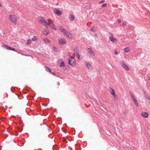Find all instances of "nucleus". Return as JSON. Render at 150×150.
<instances>
[{"label": "nucleus", "mask_w": 150, "mask_h": 150, "mask_svg": "<svg viewBox=\"0 0 150 150\" xmlns=\"http://www.w3.org/2000/svg\"><path fill=\"white\" fill-rule=\"evenodd\" d=\"M59 29L62 33L65 34L69 38L71 39V34L69 32L66 31L62 27H60Z\"/></svg>", "instance_id": "f257e3e1"}, {"label": "nucleus", "mask_w": 150, "mask_h": 150, "mask_svg": "<svg viewBox=\"0 0 150 150\" xmlns=\"http://www.w3.org/2000/svg\"><path fill=\"white\" fill-rule=\"evenodd\" d=\"M9 19L11 22L15 25L17 24V18L16 16L10 15L9 16Z\"/></svg>", "instance_id": "f03ea898"}, {"label": "nucleus", "mask_w": 150, "mask_h": 150, "mask_svg": "<svg viewBox=\"0 0 150 150\" xmlns=\"http://www.w3.org/2000/svg\"><path fill=\"white\" fill-rule=\"evenodd\" d=\"M68 63L70 65L72 66H75L76 62L74 58L72 56L69 57L68 59Z\"/></svg>", "instance_id": "7ed1b4c3"}, {"label": "nucleus", "mask_w": 150, "mask_h": 150, "mask_svg": "<svg viewBox=\"0 0 150 150\" xmlns=\"http://www.w3.org/2000/svg\"><path fill=\"white\" fill-rule=\"evenodd\" d=\"M121 65L122 67L126 70L128 71L129 70V67L124 62H123L122 63H121Z\"/></svg>", "instance_id": "20e7f679"}, {"label": "nucleus", "mask_w": 150, "mask_h": 150, "mask_svg": "<svg viewBox=\"0 0 150 150\" xmlns=\"http://www.w3.org/2000/svg\"><path fill=\"white\" fill-rule=\"evenodd\" d=\"M53 12L58 15H60L62 14L61 12L59 10L56 8H54L53 9Z\"/></svg>", "instance_id": "39448f33"}, {"label": "nucleus", "mask_w": 150, "mask_h": 150, "mask_svg": "<svg viewBox=\"0 0 150 150\" xmlns=\"http://www.w3.org/2000/svg\"><path fill=\"white\" fill-rule=\"evenodd\" d=\"M87 50L88 51L89 54L92 56L94 57L95 55L93 51L91 50L89 48H88Z\"/></svg>", "instance_id": "423d86ee"}, {"label": "nucleus", "mask_w": 150, "mask_h": 150, "mask_svg": "<svg viewBox=\"0 0 150 150\" xmlns=\"http://www.w3.org/2000/svg\"><path fill=\"white\" fill-rule=\"evenodd\" d=\"M109 39L110 41L113 42L115 43L116 42L117 40L116 39L113 38L112 34H111V35L109 36Z\"/></svg>", "instance_id": "0eeeda50"}, {"label": "nucleus", "mask_w": 150, "mask_h": 150, "mask_svg": "<svg viewBox=\"0 0 150 150\" xmlns=\"http://www.w3.org/2000/svg\"><path fill=\"white\" fill-rule=\"evenodd\" d=\"M74 52V54H78L79 52V47H74L73 49Z\"/></svg>", "instance_id": "6e6552de"}, {"label": "nucleus", "mask_w": 150, "mask_h": 150, "mask_svg": "<svg viewBox=\"0 0 150 150\" xmlns=\"http://www.w3.org/2000/svg\"><path fill=\"white\" fill-rule=\"evenodd\" d=\"M52 29H53L55 30H57V28L55 27L53 23H49L48 25Z\"/></svg>", "instance_id": "1a4fd4ad"}, {"label": "nucleus", "mask_w": 150, "mask_h": 150, "mask_svg": "<svg viewBox=\"0 0 150 150\" xmlns=\"http://www.w3.org/2000/svg\"><path fill=\"white\" fill-rule=\"evenodd\" d=\"M59 44L60 45H63L65 44L66 43V41L65 40H63L62 39H60L59 40Z\"/></svg>", "instance_id": "9d476101"}, {"label": "nucleus", "mask_w": 150, "mask_h": 150, "mask_svg": "<svg viewBox=\"0 0 150 150\" xmlns=\"http://www.w3.org/2000/svg\"><path fill=\"white\" fill-rule=\"evenodd\" d=\"M141 115L144 117H148L149 114L148 113L145 112H142L141 113Z\"/></svg>", "instance_id": "9b49d317"}, {"label": "nucleus", "mask_w": 150, "mask_h": 150, "mask_svg": "<svg viewBox=\"0 0 150 150\" xmlns=\"http://www.w3.org/2000/svg\"><path fill=\"white\" fill-rule=\"evenodd\" d=\"M109 91L110 93L112 95H115V93L114 91V90L112 88H109Z\"/></svg>", "instance_id": "f8f14e48"}, {"label": "nucleus", "mask_w": 150, "mask_h": 150, "mask_svg": "<svg viewBox=\"0 0 150 150\" xmlns=\"http://www.w3.org/2000/svg\"><path fill=\"white\" fill-rule=\"evenodd\" d=\"M74 17L73 15L71 14L69 15V19L70 21H73L74 19Z\"/></svg>", "instance_id": "ddd939ff"}, {"label": "nucleus", "mask_w": 150, "mask_h": 150, "mask_svg": "<svg viewBox=\"0 0 150 150\" xmlns=\"http://www.w3.org/2000/svg\"><path fill=\"white\" fill-rule=\"evenodd\" d=\"M59 66L60 67H64V63L62 61H59Z\"/></svg>", "instance_id": "4468645a"}, {"label": "nucleus", "mask_w": 150, "mask_h": 150, "mask_svg": "<svg viewBox=\"0 0 150 150\" xmlns=\"http://www.w3.org/2000/svg\"><path fill=\"white\" fill-rule=\"evenodd\" d=\"M129 93H130V96L131 97L132 99L133 100L135 99H136L134 96L133 95L131 91H129Z\"/></svg>", "instance_id": "2eb2a0df"}, {"label": "nucleus", "mask_w": 150, "mask_h": 150, "mask_svg": "<svg viewBox=\"0 0 150 150\" xmlns=\"http://www.w3.org/2000/svg\"><path fill=\"white\" fill-rule=\"evenodd\" d=\"M39 19L41 23H43V22L45 21V19L43 17H40L39 18Z\"/></svg>", "instance_id": "dca6fc26"}, {"label": "nucleus", "mask_w": 150, "mask_h": 150, "mask_svg": "<svg viewBox=\"0 0 150 150\" xmlns=\"http://www.w3.org/2000/svg\"><path fill=\"white\" fill-rule=\"evenodd\" d=\"M49 22H48V21H47L45 19V21H44V22H43V23L42 24H43V25L44 26H46L48 25V24H49Z\"/></svg>", "instance_id": "f3484780"}, {"label": "nucleus", "mask_w": 150, "mask_h": 150, "mask_svg": "<svg viewBox=\"0 0 150 150\" xmlns=\"http://www.w3.org/2000/svg\"><path fill=\"white\" fill-rule=\"evenodd\" d=\"M86 65L89 69H92V66L88 63H86Z\"/></svg>", "instance_id": "a211bd4d"}, {"label": "nucleus", "mask_w": 150, "mask_h": 150, "mask_svg": "<svg viewBox=\"0 0 150 150\" xmlns=\"http://www.w3.org/2000/svg\"><path fill=\"white\" fill-rule=\"evenodd\" d=\"M43 41L46 44H48L50 42V41L47 38H44L43 39Z\"/></svg>", "instance_id": "6ab92c4d"}, {"label": "nucleus", "mask_w": 150, "mask_h": 150, "mask_svg": "<svg viewBox=\"0 0 150 150\" xmlns=\"http://www.w3.org/2000/svg\"><path fill=\"white\" fill-rule=\"evenodd\" d=\"M38 39V38L37 36H33V38L32 39V40L33 41L35 42L37 41Z\"/></svg>", "instance_id": "aec40b11"}, {"label": "nucleus", "mask_w": 150, "mask_h": 150, "mask_svg": "<svg viewBox=\"0 0 150 150\" xmlns=\"http://www.w3.org/2000/svg\"><path fill=\"white\" fill-rule=\"evenodd\" d=\"M3 46L4 47H5L6 49L7 50H11V47H10L5 45H4Z\"/></svg>", "instance_id": "412c9836"}, {"label": "nucleus", "mask_w": 150, "mask_h": 150, "mask_svg": "<svg viewBox=\"0 0 150 150\" xmlns=\"http://www.w3.org/2000/svg\"><path fill=\"white\" fill-rule=\"evenodd\" d=\"M134 103H135L136 106L137 107H138L139 106V104L138 103L136 100V99H135L134 100H133Z\"/></svg>", "instance_id": "4be33fe9"}, {"label": "nucleus", "mask_w": 150, "mask_h": 150, "mask_svg": "<svg viewBox=\"0 0 150 150\" xmlns=\"http://www.w3.org/2000/svg\"><path fill=\"white\" fill-rule=\"evenodd\" d=\"M134 103H135L136 106L137 107H138L139 106V104L138 103L136 100V99H135L134 100H133Z\"/></svg>", "instance_id": "5701e85b"}, {"label": "nucleus", "mask_w": 150, "mask_h": 150, "mask_svg": "<svg viewBox=\"0 0 150 150\" xmlns=\"http://www.w3.org/2000/svg\"><path fill=\"white\" fill-rule=\"evenodd\" d=\"M45 69L46 71L47 72H51V69L48 67H45Z\"/></svg>", "instance_id": "b1692460"}, {"label": "nucleus", "mask_w": 150, "mask_h": 150, "mask_svg": "<svg viewBox=\"0 0 150 150\" xmlns=\"http://www.w3.org/2000/svg\"><path fill=\"white\" fill-rule=\"evenodd\" d=\"M31 43V40L30 39H28L26 43L27 45H29Z\"/></svg>", "instance_id": "393cba45"}, {"label": "nucleus", "mask_w": 150, "mask_h": 150, "mask_svg": "<svg viewBox=\"0 0 150 150\" xmlns=\"http://www.w3.org/2000/svg\"><path fill=\"white\" fill-rule=\"evenodd\" d=\"M43 33L44 35H47L49 33V32L48 31L44 30L43 31Z\"/></svg>", "instance_id": "a878e982"}, {"label": "nucleus", "mask_w": 150, "mask_h": 150, "mask_svg": "<svg viewBox=\"0 0 150 150\" xmlns=\"http://www.w3.org/2000/svg\"><path fill=\"white\" fill-rule=\"evenodd\" d=\"M145 97L146 98L149 100H150V98L149 96L148 95L146 94H145Z\"/></svg>", "instance_id": "bb28decb"}, {"label": "nucleus", "mask_w": 150, "mask_h": 150, "mask_svg": "<svg viewBox=\"0 0 150 150\" xmlns=\"http://www.w3.org/2000/svg\"><path fill=\"white\" fill-rule=\"evenodd\" d=\"M129 47H126L124 49V51L126 52H128L129 51Z\"/></svg>", "instance_id": "cd10ccee"}, {"label": "nucleus", "mask_w": 150, "mask_h": 150, "mask_svg": "<svg viewBox=\"0 0 150 150\" xmlns=\"http://www.w3.org/2000/svg\"><path fill=\"white\" fill-rule=\"evenodd\" d=\"M76 57L77 58V59L79 60L80 59V54H79V53H78V54H76Z\"/></svg>", "instance_id": "c85d7f7f"}, {"label": "nucleus", "mask_w": 150, "mask_h": 150, "mask_svg": "<svg viewBox=\"0 0 150 150\" xmlns=\"http://www.w3.org/2000/svg\"><path fill=\"white\" fill-rule=\"evenodd\" d=\"M54 50L55 52H57L58 51V49L54 46Z\"/></svg>", "instance_id": "c756f323"}, {"label": "nucleus", "mask_w": 150, "mask_h": 150, "mask_svg": "<svg viewBox=\"0 0 150 150\" xmlns=\"http://www.w3.org/2000/svg\"><path fill=\"white\" fill-rule=\"evenodd\" d=\"M113 96L114 97V98L115 99V100H118V97L117 96L116 94H115V95H113Z\"/></svg>", "instance_id": "7c9ffc66"}, {"label": "nucleus", "mask_w": 150, "mask_h": 150, "mask_svg": "<svg viewBox=\"0 0 150 150\" xmlns=\"http://www.w3.org/2000/svg\"><path fill=\"white\" fill-rule=\"evenodd\" d=\"M106 5H107L106 4H103L102 5V7H105V6H106Z\"/></svg>", "instance_id": "2f4dec72"}, {"label": "nucleus", "mask_w": 150, "mask_h": 150, "mask_svg": "<svg viewBox=\"0 0 150 150\" xmlns=\"http://www.w3.org/2000/svg\"><path fill=\"white\" fill-rule=\"evenodd\" d=\"M11 50H12V51H15V52H16V50L14 48H12L11 47Z\"/></svg>", "instance_id": "473e14b6"}, {"label": "nucleus", "mask_w": 150, "mask_h": 150, "mask_svg": "<svg viewBox=\"0 0 150 150\" xmlns=\"http://www.w3.org/2000/svg\"><path fill=\"white\" fill-rule=\"evenodd\" d=\"M68 56H69V57H71V53L70 52H68Z\"/></svg>", "instance_id": "72a5a7b5"}, {"label": "nucleus", "mask_w": 150, "mask_h": 150, "mask_svg": "<svg viewBox=\"0 0 150 150\" xmlns=\"http://www.w3.org/2000/svg\"><path fill=\"white\" fill-rule=\"evenodd\" d=\"M105 1V0H102L99 2L100 4H101V3H103Z\"/></svg>", "instance_id": "f704fd0d"}, {"label": "nucleus", "mask_w": 150, "mask_h": 150, "mask_svg": "<svg viewBox=\"0 0 150 150\" xmlns=\"http://www.w3.org/2000/svg\"><path fill=\"white\" fill-rule=\"evenodd\" d=\"M91 31H93V32L95 31V30H93V28H91Z\"/></svg>", "instance_id": "c9c22d12"}, {"label": "nucleus", "mask_w": 150, "mask_h": 150, "mask_svg": "<svg viewBox=\"0 0 150 150\" xmlns=\"http://www.w3.org/2000/svg\"><path fill=\"white\" fill-rule=\"evenodd\" d=\"M115 54L117 55L118 54V53L117 52L116 50H115Z\"/></svg>", "instance_id": "e433bc0d"}, {"label": "nucleus", "mask_w": 150, "mask_h": 150, "mask_svg": "<svg viewBox=\"0 0 150 150\" xmlns=\"http://www.w3.org/2000/svg\"><path fill=\"white\" fill-rule=\"evenodd\" d=\"M51 74H52L53 75H55V73L54 72V73H52V72L51 71V72H50Z\"/></svg>", "instance_id": "4c0bfd02"}, {"label": "nucleus", "mask_w": 150, "mask_h": 150, "mask_svg": "<svg viewBox=\"0 0 150 150\" xmlns=\"http://www.w3.org/2000/svg\"><path fill=\"white\" fill-rule=\"evenodd\" d=\"M118 23H121V21H120V20H118Z\"/></svg>", "instance_id": "58836bf2"}, {"label": "nucleus", "mask_w": 150, "mask_h": 150, "mask_svg": "<svg viewBox=\"0 0 150 150\" xmlns=\"http://www.w3.org/2000/svg\"><path fill=\"white\" fill-rule=\"evenodd\" d=\"M126 24V23H123L122 24V25H125Z\"/></svg>", "instance_id": "ea45409f"}, {"label": "nucleus", "mask_w": 150, "mask_h": 150, "mask_svg": "<svg viewBox=\"0 0 150 150\" xmlns=\"http://www.w3.org/2000/svg\"><path fill=\"white\" fill-rule=\"evenodd\" d=\"M1 3H0V7H1Z\"/></svg>", "instance_id": "a19ab883"}, {"label": "nucleus", "mask_w": 150, "mask_h": 150, "mask_svg": "<svg viewBox=\"0 0 150 150\" xmlns=\"http://www.w3.org/2000/svg\"><path fill=\"white\" fill-rule=\"evenodd\" d=\"M149 80H150V78H149Z\"/></svg>", "instance_id": "79ce46f5"}, {"label": "nucleus", "mask_w": 150, "mask_h": 150, "mask_svg": "<svg viewBox=\"0 0 150 150\" xmlns=\"http://www.w3.org/2000/svg\"><path fill=\"white\" fill-rule=\"evenodd\" d=\"M149 144L150 145V140L149 142Z\"/></svg>", "instance_id": "37998d69"}]
</instances>
